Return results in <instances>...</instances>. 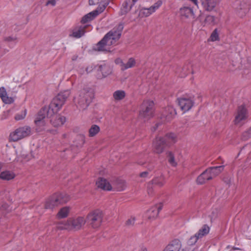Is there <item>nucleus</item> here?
Masks as SVG:
<instances>
[{
  "label": "nucleus",
  "instance_id": "9d476101",
  "mask_svg": "<svg viewBox=\"0 0 251 251\" xmlns=\"http://www.w3.org/2000/svg\"><path fill=\"white\" fill-rule=\"evenodd\" d=\"M177 102L181 110L185 113L193 107L194 100L190 96H184L177 99Z\"/></svg>",
  "mask_w": 251,
  "mask_h": 251
},
{
  "label": "nucleus",
  "instance_id": "3c124183",
  "mask_svg": "<svg viewBox=\"0 0 251 251\" xmlns=\"http://www.w3.org/2000/svg\"><path fill=\"white\" fill-rule=\"evenodd\" d=\"M190 1H191L192 3H193L195 5L197 6L198 1V0H189Z\"/></svg>",
  "mask_w": 251,
  "mask_h": 251
},
{
  "label": "nucleus",
  "instance_id": "f3484780",
  "mask_svg": "<svg viewBox=\"0 0 251 251\" xmlns=\"http://www.w3.org/2000/svg\"><path fill=\"white\" fill-rule=\"evenodd\" d=\"M203 8L207 11L214 10L218 4V0H201Z\"/></svg>",
  "mask_w": 251,
  "mask_h": 251
},
{
  "label": "nucleus",
  "instance_id": "5fc2aeb1",
  "mask_svg": "<svg viewBox=\"0 0 251 251\" xmlns=\"http://www.w3.org/2000/svg\"><path fill=\"white\" fill-rule=\"evenodd\" d=\"M63 136L64 138H66V137H67V134H64L63 135Z\"/></svg>",
  "mask_w": 251,
  "mask_h": 251
},
{
  "label": "nucleus",
  "instance_id": "09e8293b",
  "mask_svg": "<svg viewBox=\"0 0 251 251\" xmlns=\"http://www.w3.org/2000/svg\"><path fill=\"white\" fill-rule=\"evenodd\" d=\"M160 125H161V124L160 123H157L154 126L152 127V128H151L152 131H153V132L155 131Z\"/></svg>",
  "mask_w": 251,
  "mask_h": 251
},
{
  "label": "nucleus",
  "instance_id": "aec40b11",
  "mask_svg": "<svg viewBox=\"0 0 251 251\" xmlns=\"http://www.w3.org/2000/svg\"><path fill=\"white\" fill-rule=\"evenodd\" d=\"M162 208V205L161 203L156 204L154 206L151 207L150 209H149L147 213V216L149 219H152L156 218L158 214L159 211Z\"/></svg>",
  "mask_w": 251,
  "mask_h": 251
},
{
  "label": "nucleus",
  "instance_id": "79ce46f5",
  "mask_svg": "<svg viewBox=\"0 0 251 251\" xmlns=\"http://www.w3.org/2000/svg\"><path fill=\"white\" fill-rule=\"evenodd\" d=\"M251 137V127L247 131L243 133V138L244 140H247Z\"/></svg>",
  "mask_w": 251,
  "mask_h": 251
},
{
  "label": "nucleus",
  "instance_id": "49530a36",
  "mask_svg": "<svg viewBox=\"0 0 251 251\" xmlns=\"http://www.w3.org/2000/svg\"><path fill=\"white\" fill-rule=\"evenodd\" d=\"M51 5L52 6H54L56 5V0H48L46 2V5Z\"/></svg>",
  "mask_w": 251,
  "mask_h": 251
},
{
  "label": "nucleus",
  "instance_id": "f704fd0d",
  "mask_svg": "<svg viewBox=\"0 0 251 251\" xmlns=\"http://www.w3.org/2000/svg\"><path fill=\"white\" fill-rule=\"evenodd\" d=\"M94 19V10L84 15L81 20V23L82 24H86Z\"/></svg>",
  "mask_w": 251,
  "mask_h": 251
},
{
  "label": "nucleus",
  "instance_id": "a19ab883",
  "mask_svg": "<svg viewBox=\"0 0 251 251\" xmlns=\"http://www.w3.org/2000/svg\"><path fill=\"white\" fill-rule=\"evenodd\" d=\"M151 171H144L140 173V176L144 178H149L151 177Z\"/></svg>",
  "mask_w": 251,
  "mask_h": 251
},
{
  "label": "nucleus",
  "instance_id": "13d9d810",
  "mask_svg": "<svg viewBox=\"0 0 251 251\" xmlns=\"http://www.w3.org/2000/svg\"><path fill=\"white\" fill-rule=\"evenodd\" d=\"M75 59L73 58V60H75Z\"/></svg>",
  "mask_w": 251,
  "mask_h": 251
},
{
  "label": "nucleus",
  "instance_id": "e433bc0d",
  "mask_svg": "<svg viewBox=\"0 0 251 251\" xmlns=\"http://www.w3.org/2000/svg\"><path fill=\"white\" fill-rule=\"evenodd\" d=\"M167 157L168 162L172 166L176 167L177 165V162L173 152L171 151L167 152Z\"/></svg>",
  "mask_w": 251,
  "mask_h": 251
},
{
  "label": "nucleus",
  "instance_id": "473e14b6",
  "mask_svg": "<svg viewBox=\"0 0 251 251\" xmlns=\"http://www.w3.org/2000/svg\"><path fill=\"white\" fill-rule=\"evenodd\" d=\"M69 211V207L65 206L61 208L57 214V218L63 219L66 218L68 216Z\"/></svg>",
  "mask_w": 251,
  "mask_h": 251
},
{
  "label": "nucleus",
  "instance_id": "2eb2a0df",
  "mask_svg": "<svg viewBox=\"0 0 251 251\" xmlns=\"http://www.w3.org/2000/svg\"><path fill=\"white\" fill-rule=\"evenodd\" d=\"M98 72H100L101 75H98V78L105 77L109 75L111 72L110 66L104 62H102L99 65Z\"/></svg>",
  "mask_w": 251,
  "mask_h": 251
},
{
  "label": "nucleus",
  "instance_id": "bb28decb",
  "mask_svg": "<svg viewBox=\"0 0 251 251\" xmlns=\"http://www.w3.org/2000/svg\"><path fill=\"white\" fill-rule=\"evenodd\" d=\"M210 229V227L208 225H204L198 230L195 234L201 240L209 233Z\"/></svg>",
  "mask_w": 251,
  "mask_h": 251
},
{
  "label": "nucleus",
  "instance_id": "412c9836",
  "mask_svg": "<svg viewBox=\"0 0 251 251\" xmlns=\"http://www.w3.org/2000/svg\"><path fill=\"white\" fill-rule=\"evenodd\" d=\"M0 98L5 104H11L14 101V98L9 97L7 96L6 89L4 87H1L0 88Z\"/></svg>",
  "mask_w": 251,
  "mask_h": 251
},
{
  "label": "nucleus",
  "instance_id": "864d4df0",
  "mask_svg": "<svg viewBox=\"0 0 251 251\" xmlns=\"http://www.w3.org/2000/svg\"><path fill=\"white\" fill-rule=\"evenodd\" d=\"M89 4L91 5H94V0H89Z\"/></svg>",
  "mask_w": 251,
  "mask_h": 251
},
{
  "label": "nucleus",
  "instance_id": "f03ea898",
  "mask_svg": "<svg viewBox=\"0 0 251 251\" xmlns=\"http://www.w3.org/2000/svg\"><path fill=\"white\" fill-rule=\"evenodd\" d=\"M86 222H90V224L93 227L94 211H92L87 215L86 220L82 216L69 218L66 221L59 223L57 228L60 230L77 231L79 230Z\"/></svg>",
  "mask_w": 251,
  "mask_h": 251
},
{
  "label": "nucleus",
  "instance_id": "cd10ccee",
  "mask_svg": "<svg viewBox=\"0 0 251 251\" xmlns=\"http://www.w3.org/2000/svg\"><path fill=\"white\" fill-rule=\"evenodd\" d=\"M165 177L161 174L160 176H155L151 181L152 184L157 185L159 187L162 186L165 183Z\"/></svg>",
  "mask_w": 251,
  "mask_h": 251
},
{
  "label": "nucleus",
  "instance_id": "5701e85b",
  "mask_svg": "<svg viewBox=\"0 0 251 251\" xmlns=\"http://www.w3.org/2000/svg\"><path fill=\"white\" fill-rule=\"evenodd\" d=\"M87 25H79L78 26H76L73 29L72 34L71 35L75 38H79L81 37L85 34V33L86 32L85 29Z\"/></svg>",
  "mask_w": 251,
  "mask_h": 251
},
{
  "label": "nucleus",
  "instance_id": "6ab92c4d",
  "mask_svg": "<svg viewBox=\"0 0 251 251\" xmlns=\"http://www.w3.org/2000/svg\"><path fill=\"white\" fill-rule=\"evenodd\" d=\"M85 142V137L83 135H78L71 148L72 151H77L78 148H81Z\"/></svg>",
  "mask_w": 251,
  "mask_h": 251
},
{
  "label": "nucleus",
  "instance_id": "a211bd4d",
  "mask_svg": "<svg viewBox=\"0 0 251 251\" xmlns=\"http://www.w3.org/2000/svg\"><path fill=\"white\" fill-rule=\"evenodd\" d=\"M181 243L178 240L172 241L164 248L163 251H180Z\"/></svg>",
  "mask_w": 251,
  "mask_h": 251
},
{
  "label": "nucleus",
  "instance_id": "7c9ffc66",
  "mask_svg": "<svg viewBox=\"0 0 251 251\" xmlns=\"http://www.w3.org/2000/svg\"><path fill=\"white\" fill-rule=\"evenodd\" d=\"M126 94L125 91L118 90L113 93V98L115 101H119L125 99Z\"/></svg>",
  "mask_w": 251,
  "mask_h": 251
},
{
  "label": "nucleus",
  "instance_id": "a878e982",
  "mask_svg": "<svg viewBox=\"0 0 251 251\" xmlns=\"http://www.w3.org/2000/svg\"><path fill=\"white\" fill-rule=\"evenodd\" d=\"M16 176L15 174L9 170H5L0 173V179L3 180H11Z\"/></svg>",
  "mask_w": 251,
  "mask_h": 251
},
{
  "label": "nucleus",
  "instance_id": "f257e3e1",
  "mask_svg": "<svg viewBox=\"0 0 251 251\" xmlns=\"http://www.w3.org/2000/svg\"><path fill=\"white\" fill-rule=\"evenodd\" d=\"M70 93L69 90L60 92L52 99L48 106L43 107L38 112L34 120L35 124L38 127L37 130L38 132L45 130L46 117L50 118L54 114L57 113L65 103Z\"/></svg>",
  "mask_w": 251,
  "mask_h": 251
},
{
  "label": "nucleus",
  "instance_id": "ea45409f",
  "mask_svg": "<svg viewBox=\"0 0 251 251\" xmlns=\"http://www.w3.org/2000/svg\"><path fill=\"white\" fill-rule=\"evenodd\" d=\"M26 115V110L25 109L21 114H17L15 115V119L17 121L24 119Z\"/></svg>",
  "mask_w": 251,
  "mask_h": 251
},
{
  "label": "nucleus",
  "instance_id": "603ef678",
  "mask_svg": "<svg viewBox=\"0 0 251 251\" xmlns=\"http://www.w3.org/2000/svg\"><path fill=\"white\" fill-rule=\"evenodd\" d=\"M190 1H191L192 3H193L195 5L197 6L198 1V0H189Z\"/></svg>",
  "mask_w": 251,
  "mask_h": 251
},
{
  "label": "nucleus",
  "instance_id": "8fccbe9b",
  "mask_svg": "<svg viewBox=\"0 0 251 251\" xmlns=\"http://www.w3.org/2000/svg\"><path fill=\"white\" fill-rule=\"evenodd\" d=\"M100 130V128L99 126L97 125H95V134L98 133Z\"/></svg>",
  "mask_w": 251,
  "mask_h": 251
},
{
  "label": "nucleus",
  "instance_id": "9b49d317",
  "mask_svg": "<svg viewBox=\"0 0 251 251\" xmlns=\"http://www.w3.org/2000/svg\"><path fill=\"white\" fill-rule=\"evenodd\" d=\"M248 117L249 113L245 106L242 105L239 106L235 116V124H243Z\"/></svg>",
  "mask_w": 251,
  "mask_h": 251
},
{
  "label": "nucleus",
  "instance_id": "20e7f679",
  "mask_svg": "<svg viewBox=\"0 0 251 251\" xmlns=\"http://www.w3.org/2000/svg\"><path fill=\"white\" fill-rule=\"evenodd\" d=\"M94 98V89L93 87H90L88 85L85 86L83 90L80 92L77 98H75L77 102V106L79 109H86L92 101Z\"/></svg>",
  "mask_w": 251,
  "mask_h": 251
},
{
  "label": "nucleus",
  "instance_id": "58836bf2",
  "mask_svg": "<svg viewBox=\"0 0 251 251\" xmlns=\"http://www.w3.org/2000/svg\"><path fill=\"white\" fill-rule=\"evenodd\" d=\"M200 239L195 234L194 235L191 236L188 240L187 242V244L188 246H193L195 245V244L199 241Z\"/></svg>",
  "mask_w": 251,
  "mask_h": 251
},
{
  "label": "nucleus",
  "instance_id": "dca6fc26",
  "mask_svg": "<svg viewBox=\"0 0 251 251\" xmlns=\"http://www.w3.org/2000/svg\"><path fill=\"white\" fill-rule=\"evenodd\" d=\"M50 118V123L54 127L61 126L66 122V118L61 115H55L54 114Z\"/></svg>",
  "mask_w": 251,
  "mask_h": 251
},
{
  "label": "nucleus",
  "instance_id": "7ed1b4c3",
  "mask_svg": "<svg viewBox=\"0 0 251 251\" xmlns=\"http://www.w3.org/2000/svg\"><path fill=\"white\" fill-rule=\"evenodd\" d=\"M123 28V24L120 23L116 28L110 31L97 44V50L98 51H108L109 47L114 44L120 38Z\"/></svg>",
  "mask_w": 251,
  "mask_h": 251
},
{
  "label": "nucleus",
  "instance_id": "c756f323",
  "mask_svg": "<svg viewBox=\"0 0 251 251\" xmlns=\"http://www.w3.org/2000/svg\"><path fill=\"white\" fill-rule=\"evenodd\" d=\"M95 228L100 226L103 221V214L100 210H95Z\"/></svg>",
  "mask_w": 251,
  "mask_h": 251
},
{
  "label": "nucleus",
  "instance_id": "f8f14e48",
  "mask_svg": "<svg viewBox=\"0 0 251 251\" xmlns=\"http://www.w3.org/2000/svg\"><path fill=\"white\" fill-rule=\"evenodd\" d=\"M162 4V1L158 0L149 8H142L139 11V16L143 18L150 16L156 11L161 6Z\"/></svg>",
  "mask_w": 251,
  "mask_h": 251
},
{
  "label": "nucleus",
  "instance_id": "4468645a",
  "mask_svg": "<svg viewBox=\"0 0 251 251\" xmlns=\"http://www.w3.org/2000/svg\"><path fill=\"white\" fill-rule=\"evenodd\" d=\"M176 114V110L172 106L166 107L161 116V119L162 122H169L171 121Z\"/></svg>",
  "mask_w": 251,
  "mask_h": 251
},
{
  "label": "nucleus",
  "instance_id": "c03bdc74",
  "mask_svg": "<svg viewBox=\"0 0 251 251\" xmlns=\"http://www.w3.org/2000/svg\"><path fill=\"white\" fill-rule=\"evenodd\" d=\"M195 248L192 246H188L187 245L182 250L180 249V251H194Z\"/></svg>",
  "mask_w": 251,
  "mask_h": 251
},
{
  "label": "nucleus",
  "instance_id": "423d86ee",
  "mask_svg": "<svg viewBox=\"0 0 251 251\" xmlns=\"http://www.w3.org/2000/svg\"><path fill=\"white\" fill-rule=\"evenodd\" d=\"M98 187L103 190L122 191L126 188V182L122 179H116L111 185L106 179L100 178L97 182Z\"/></svg>",
  "mask_w": 251,
  "mask_h": 251
},
{
  "label": "nucleus",
  "instance_id": "6e6552de",
  "mask_svg": "<svg viewBox=\"0 0 251 251\" xmlns=\"http://www.w3.org/2000/svg\"><path fill=\"white\" fill-rule=\"evenodd\" d=\"M154 104L152 100H145L140 106V117L146 120L153 116L154 110Z\"/></svg>",
  "mask_w": 251,
  "mask_h": 251
},
{
  "label": "nucleus",
  "instance_id": "4be33fe9",
  "mask_svg": "<svg viewBox=\"0 0 251 251\" xmlns=\"http://www.w3.org/2000/svg\"><path fill=\"white\" fill-rule=\"evenodd\" d=\"M138 0H126L121 9V14L127 13Z\"/></svg>",
  "mask_w": 251,
  "mask_h": 251
},
{
  "label": "nucleus",
  "instance_id": "2f4dec72",
  "mask_svg": "<svg viewBox=\"0 0 251 251\" xmlns=\"http://www.w3.org/2000/svg\"><path fill=\"white\" fill-rule=\"evenodd\" d=\"M210 179H211V177L205 170L198 177L197 181L198 184H202Z\"/></svg>",
  "mask_w": 251,
  "mask_h": 251
},
{
  "label": "nucleus",
  "instance_id": "1a4fd4ad",
  "mask_svg": "<svg viewBox=\"0 0 251 251\" xmlns=\"http://www.w3.org/2000/svg\"><path fill=\"white\" fill-rule=\"evenodd\" d=\"M30 132L31 128L28 126L20 127L10 133L9 139L11 141L16 142L28 136Z\"/></svg>",
  "mask_w": 251,
  "mask_h": 251
},
{
  "label": "nucleus",
  "instance_id": "a18cd8bd",
  "mask_svg": "<svg viewBox=\"0 0 251 251\" xmlns=\"http://www.w3.org/2000/svg\"><path fill=\"white\" fill-rule=\"evenodd\" d=\"M135 218L134 217H131L126 222V225L128 226H133L135 223Z\"/></svg>",
  "mask_w": 251,
  "mask_h": 251
},
{
  "label": "nucleus",
  "instance_id": "b1692460",
  "mask_svg": "<svg viewBox=\"0 0 251 251\" xmlns=\"http://www.w3.org/2000/svg\"><path fill=\"white\" fill-rule=\"evenodd\" d=\"M98 6L95 9V17L102 12L109 3L110 0H97Z\"/></svg>",
  "mask_w": 251,
  "mask_h": 251
},
{
  "label": "nucleus",
  "instance_id": "c9c22d12",
  "mask_svg": "<svg viewBox=\"0 0 251 251\" xmlns=\"http://www.w3.org/2000/svg\"><path fill=\"white\" fill-rule=\"evenodd\" d=\"M17 38L14 36H8L4 38V41L8 43L10 48H13L16 44Z\"/></svg>",
  "mask_w": 251,
  "mask_h": 251
},
{
  "label": "nucleus",
  "instance_id": "37998d69",
  "mask_svg": "<svg viewBox=\"0 0 251 251\" xmlns=\"http://www.w3.org/2000/svg\"><path fill=\"white\" fill-rule=\"evenodd\" d=\"M115 63L116 64L120 65L121 70L123 71V65L124 64L125 62H123V60L121 58H116L115 60Z\"/></svg>",
  "mask_w": 251,
  "mask_h": 251
},
{
  "label": "nucleus",
  "instance_id": "c85d7f7f",
  "mask_svg": "<svg viewBox=\"0 0 251 251\" xmlns=\"http://www.w3.org/2000/svg\"><path fill=\"white\" fill-rule=\"evenodd\" d=\"M137 64V61L135 58L134 57H129L123 65V71L134 68L136 66Z\"/></svg>",
  "mask_w": 251,
  "mask_h": 251
},
{
  "label": "nucleus",
  "instance_id": "0eeeda50",
  "mask_svg": "<svg viewBox=\"0 0 251 251\" xmlns=\"http://www.w3.org/2000/svg\"><path fill=\"white\" fill-rule=\"evenodd\" d=\"M70 200L69 195L65 193H56L50 196L46 201V209H53L54 207L67 203Z\"/></svg>",
  "mask_w": 251,
  "mask_h": 251
},
{
  "label": "nucleus",
  "instance_id": "39448f33",
  "mask_svg": "<svg viewBox=\"0 0 251 251\" xmlns=\"http://www.w3.org/2000/svg\"><path fill=\"white\" fill-rule=\"evenodd\" d=\"M177 140V135L173 132L166 134L165 137H157L153 142L154 151L157 153H161L163 151L165 146L174 144Z\"/></svg>",
  "mask_w": 251,
  "mask_h": 251
},
{
  "label": "nucleus",
  "instance_id": "ddd939ff",
  "mask_svg": "<svg viewBox=\"0 0 251 251\" xmlns=\"http://www.w3.org/2000/svg\"><path fill=\"white\" fill-rule=\"evenodd\" d=\"M179 14L183 20H191L194 19V12L192 7L184 5L179 9Z\"/></svg>",
  "mask_w": 251,
  "mask_h": 251
},
{
  "label": "nucleus",
  "instance_id": "393cba45",
  "mask_svg": "<svg viewBox=\"0 0 251 251\" xmlns=\"http://www.w3.org/2000/svg\"><path fill=\"white\" fill-rule=\"evenodd\" d=\"M224 170V166H219L210 167L207 169L206 171L211 177V179L218 176Z\"/></svg>",
  "mask_w": 251,
  "mask_h": 251
},
{
  "label": "nucleus",
  "instance_id": "4c0bfd02",
  "mask_svg": "<svg viewBox=\"0 0 251 251\" xmlns=\"http://www.w3.org/2000/svg\"><path fill=\"white\" fill-rule=\"evenodd\" d=\"M219 31L217 28H215L211 34L209 40L214 42L219 40Z\"/></svg>",
  "mask_w": 251,
  "mask_h": 251
},
{
  "label": "nucleus",
  "instance_id": "de8ad7c7",
  "mask_svg": "<svg viewBox=\"0 0 251 251\" xmlns=\"http://www.w3.org/2000/svg\"><path fill=\"white\" fill-rule=\"evenodd\" d=\"M89 132L90 137L94 136V125H92Z\"/></svg>",
  "mask_w": 251,
  "mask_h": 251
},
{
  "label": "nucleus",
  "instance_id": "6e6d98bb",
  "mask_svg": "<svg viewBox=\"0 0 251 251\" xmlns=\"http://www.w3.org/2000/svg\"><path fill=\"white\" fill-rule=\"evenodd\" d=\"M8 50H6V49H5V52H8Z\"/></svg>",
  "mask_w": 251,
  "mask_h": 251
},
{
  "label": "nucleus",
  "instance_id": "72a5a7b5",
  "mask_svg": "<svg viewBox=\"0 0 251 251\" xmlns=\"http://www.w3.org/2000/svg\"><path fill=\"white\" fill-rule=\"evenodd\" d=\"M217 23L216 18L215 16L209 15H207L203 23L204 26L214 25Z\"/></svg>",
  "mask_w": 251,
  "mask_h": 251
},
{
  "label": "nucleus",
  "instance_id": "4d7b16f0",
  "mask_svg": "<svg viewBox=\"0 0 251 251\" xmlns=\"http://www.w3.org/2000/svg\"><path fill=\"white\" fill-rule=\"evenodd\" d=\"M143 251H147L146 249H145H145H144Z\"/></svg>",
  "mask_w": 251,
  "mask_h": 251
}]
</instances>
